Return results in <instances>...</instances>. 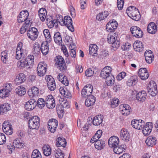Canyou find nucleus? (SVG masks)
<instances>
[{
    "mask_svg": "<svg viewBox=\"0 0 158 158\" xmlns=\"http://www.w3.org/2000/svg\"><path fill=\"white\" fill-rule=\"evenodd\" d=\"M43 152L44 155L48 156L51 153V148L49 145H44L42 148Z\"/></svg>",
    "mask_w": 158,
    "mask_h": 158,
    "instance_id": "46",
    "label": "nucleus"
},
{
    "mask_svg": "<svg viewBox=\"0 0 158 158\" xmlns=\"http://www.w3.org/2000/svg\"><path fill=\"white\" fill-rule=\"evenodd\" d=\"M31 92L32 97L37 96L39 93L38 88L35 86L31 88Z\"/></svg>",
    "mask_w": 158,
    "mask_h": 158,
    "instance_id": "57",
    "label": "nucleus"
},
{
    "mask_svg": "<svg viewBox=\"0 0 158 158\" xmlns=\"http://www.w3.org/2000/svg\"><path fill=\"white\" fill-rule=\"evenodd\" d=\"M43 33L46 39L45 41L50 42L52 40V38L49 30L48 29L44 30Z\"/></svg>",
    "mask_w": 158,
    "mask_h": 158,
    "instance_id": "50",
    "label": "nucleus"
},
{
    "mask_svg": "<svg viewBox=\"0 0 158 158\" xmlns=\"http://www.w3.org/2000/svg\"><path fill=\"white\" fill-rule=\"evenodd\" d=\"M46 21L48 26L49 28H52L54 26H55L56 28L58 27L57 23L56 22L55 20L52 16L47 17Z\"/></svg>",
    "mask_w": 158,
    "mask_h": 158,
    "instance_id": "24",
    "label": "nucleus"
},
{
    "mask_svg": "<svg viewBox=\"0 0 158 158\" xmlns=\"http://www.w3.org/2000/svg\"><path fill=\"white\" fill-rule=\"evenodd\" d=\"M114 35H113L110 34L108 36L107 39L108 43L112 44L114 50H115L119 47L120 43L119 40L117 39V34L114 33Z\"/></svg>",
    "mask_w": 158,
    "mask_h": 158,
    "instance_id": "4",
    "label": "nucleus"
},
{
    "mask_svg": "<svg viewBox=\"0 0 158 158\" xmlns=\"http://www.w3.org/2000/svg\"><path fill=\"white\" fill-rule=\"evenodd\" d=\"M108 15V12L107 11H104L98 14L97 15L96 18L98 20L101 21L105 19Z\"/></svg>",
    "mask_w": 158,
    "mask_h": 158,
    "instance_id": "48",
    "label": "nucleus"
},
{
    "mask_svg": "<svg viewBox=\"0 0 158 158\" xmlns=\"http://www.w3.org/2000/svg\"><path fill=\"white\" fill-rule=\"evenodd\" d=\"M55 60L56 64L58 66V68L62 72H65L67 67L64 58L61 56H56Z\"/></svg>",
    "mask_w": 158,
    "mask_h": 158,
    "instance_id": "3",
    "label": "nucleus"
},
{
    "mask_svg": "<svg viewBox=\"0 0 158 158\" xmlns=\"http://www.w3.org/2000/svg\"><path fill=\"white\" fill-rule=\"evenodd\" d=\"M56 109L59 116H61V115L64 113V108L62 106V103L57 104L56 106Z\"/></svg>",
    "mask_w": 158,
    "mask_h": 158,
    "instance_id": "53",
    "label": "nucleus"
},
{
    "mask_svg": "<svg viewBox=\"0 0 158 158\" xmlns=\"http://www.w3.org/2000/svg\"><path fill=\"white\" fill-rule=\"evenodd\" d=\"M36 106H37L40 108L42 109L44 107L45 104V101L42 98H39L37 101H35Z\"/></svg>",
    "mask_w": 158,
    "mask_h": 158,
    "instance_id": "51",
    "label": "nucleus"
},
{
    "mask_svg": "<svg viewBox=\"0 0 158 158\" xmlns=\"http://www.w3.org/2000/svg\"><path fill=\"white\" fill-rule=\"evenodd\" d=\"M4 89L6 90L7 92L9 93L12 90L13 88L12 84L10 83H7L4 85Z\"/></svg>",
    "mask_w": 158,
    "mask_h": 158,
    "instance_id": "60",
    "label": "nucleus"
},
{
    "mask_svg": "<svg viewBox=\"0 0 158 158\" xmlns=\"http://www.w3.org/2000/svg\"><path fill=\"white\" fill-rule=\"evenodd\" d=\"M58 124V121L55 119H51L48 122V130L53 133L56 131Z\"/></svg>",
    "mask_w": 158,
    "mask_h": 158,
    "instance_id": "13",
    "label": "nucleus"
},
{
    "mask_svg": "<svg viewBox=\"0 0 158 158\" xmlns=\"http://www.w3.org/2000/svg\"><path fill=\"white\" fill-rule=\"evenodd\" d=\"M133 36L137 38H142L143 35V31L139 27L136 26H132L130 29Z\"/></svg>",
    "mask_w": 158,
    "mask_h": 158,
    "instance_id": "7",
    "label": "nucleus"
},
{
    "mask_svg": "<svg viewBox=\"0 0 158 158\" xmlns=\"http://www.w3.org/2000/svg\"><path fill=\"white\" fill-rule=\"evenodd\" d=\"M138 77L136 75L132 76L127 81V85L129 86L135 85L138 82Z\"/></svg>",
    "mask_w": 158,
    "mask_h": 158,
    "instance_id": "37",
    "label": "nucleus"
},
{
    "mask_svg": "<svg viewBox=\"0 0 158 158\" xmlns=\"http://www.w3.org/2000/svg\"><path fill=\"white\" fill-rule=\"evenodd\" d=\"M145 143L148 146L152 147L156 143V138L152 136H150L147 138Z\"/></svg>",
    "mask_w": 158,
    "mask_h": 158,
    "instance_id": "28",
    "label": "nucleus"
},
{
    "mask_svg": "<svg viewBox=\"0 0 158 158\" xmlns=\"http://www.w3.org/2000/svg\"><path fill=\"white\" fill-rule=\"evenodd\" d=\"M152 124L151 122H148L145 124L142 129V132L145 136L150 134L152 131Z\"/></svg>",
    "mask_w": 158,
    "mask_h": 158,
    "instance_id": "21",
    "label": "nucleus"
},
{
    "mask_svg": "<svg viewBox=\"0 0 158 158\" xmlns=\"http://www.w3.org/2000/svg\"><path fill=\"white\" fill-rule=\"evenodd\" d=\"M128 16L132 19L138 21L140 19V15L137 8L134 6H130L128 7L126 10Z\"/></svg>",
    "mask_w": 158,
    "mask_h": 158,
    "instance_id": "1",
    "label": "nucleus"
},
{
    "mask_svg": "<svg viewBox=\"0 0 158 158\" xmlns=\"http://www.w3.org/2000/svg\"><path fill=\"white\" fill-rule=\"evenodd\" d=\"M35 100L31 99L26 102L25 105V108L29 111L33 110L36 107Z\"/></svg>",
    "mask_w": 158,
    "mask_h": 158,
    "instance_id": "26",
    "label": "nucleus"
},
{
    "mask_svg": "<svg viewBox=\"0 0 158 158\" xmlns=\"http://www.w3.org/2000/svg\"><path fill=\"white\" fill-rule=\"evenodd\" d=\"M98 47L95 44H90L89 47V54L93 56L97 54Z\"/></svg>",
    "mask_w": 158,
    "mask_h": 158,
    "instance_id": "42",
    "label": "nucleus"
},
{
    "mask_svg": "<svg viewBox=\"0 0 158 158\" xmlns=\"http://www.w3.org/2000/svg\"><path fill=\"white\" fill-rule=\"evenodd\" d=\"M2 129L4 132L7 135H11L13 133L12 125L8 121H5L3 123Z\"/></svg>",
    "mask_w": 158,
    "mask_h": 158,
    "instance_id": "8",
    "label": "nucleus"
},
{
    "mask_svg": "<svg viewBox=\"0 0 158 158\" xmlns=\"http://www.w3.org/2000/svg\"><path fill=\"white\" fill-rule=\"evenodd\" d=\"M119 110L122 114L125 116L129 115L131 112L130 106L127 104H122L119 106Z\"/></svg>",
    "mask_w": 158,
    "mask_h": 158,
    "instance_id": "16",
    "label": "nucleus"
},
{
    "mask_svg": "<svg viewBox=\"0 0 158 158\" xmlns=\"http://www.w3.org/2000/svg\"><path fill=\"white\" fill-rule=\"evenodd\" d=\"M119 139L118 137L115 136L111 137L108 141V145L110 147L114 148L118 145Z\"/></svg>",
    "mask_w": 158,
    "mask_h": 158,
    "instance_id": "20",
    "label": "nucleus"
},
{
    "mask_svg": "<svg viewBox=\"0 0 158 158\" xmlns=\"http://www.w3.org/2000/svg\"><path fill=\"white\" fill-rule=\"evenodd\" d=\"M124 0H117V6L119 10H121L123 8Z\"/></svg>",
    "mask_w": 158,
    "mask_h": 158,
    "instance_id": "63",
    "label": "nucleus"
},
{
    "mask_svg": "<svg viewBox=\"0 0 158 158\" xmlns=\"http://www.w3.org/2000/svg\"><path fill=\"white\" fill-rule=\"evenodd\" d=\"M120 137L122 140L126 142H128L130 141L131 136L127 129L122 128L120 131Z\"/></svg>",
    "mask_w": 158,
    "mask_h": 158,
    "instance_id": "15",
    "label": "nucleus"
},
{
    "mask_svg": "<svg viewBox=\"0 0 158 158\" xmlns=\"http://www.w3.org/2000/svg\"><path fill=\"white\" fill-rule=\"evenodd\" d=\"M54 154L56 158H64V154L61 150L58 148L54 151Z\"/></svg>",
    "mask_w": 158,
    "mask_h": 158,
    "instance_id": "49",
    "label": "nucleus"
},
{
    "mask_svg": "<svg viewBox=\"0 0 158 158\" xmlns=\"http://www.w3.org/2000/svg\"><path fill=\"white\" fill-rule=\"evenodd\" d=\"M96 101V98L92 95L88 97L85 102V106L89 107L93 106Z\"/></svg>",
    "mask_w": 158,
    "mask_h": 158,
    "instance_id": "33",
    "label": "nucleus"
},
{
    "mask_svg": "<svg viewBox=\"0 0 158 158\" xmlns=\"http://www.w3.org/2000/svg\"><path fill=\"white\" fill-rule=\"evenodd\" d=\"M126 73L124 72L119 73L116 77V78L118 81H120L123 79L126 76Z\"/></svg>",
    "mask_w": 158,
    "mask_h": 158,
    "instance_id": "64",
    "label": "nucleus"
},
{
    "mask_svg": "<svg viewBox=\"0 0 158 158\" xmlns=\"http://www.w3.org/2000/svg\"><path fill=\"white\" fill-rule=\"evenodd\" d=\"M131 47V45L128 43L123 44L121 46V48L123 50H128Z\"/></svg>",
    "mask_w": 158,
    "mask_h": 158,
    "instance_id": "61",
    "label": "nucleus"
},
{
    "mask_svg": "<svg viewBox=\"0 0 158 158\" xmlns=\"http://www.w3.org/2000/svg\"><path fill=\"white\" fill-rule=\"evenodd\" d=\"M119 103V99L116 98H114L111 101V106L112 108H115L118 105Z\"/></svg>",
    "mask_w": 158,
    "mask_h": 158,
    "instance_id": "58",
    "label": "nucleus"
},
{
    "mask_svg": "<svg viewBox=\"0 0 158 158\" xmlns=\"http://www.w3.org/2000/svg\"><path fill=\"white\" fill-rule=\"evenodd\" d=\"M65 44L68 46L69 48H76V45L73 42L72 37L69 36H67L65 37L64 40Z\"/></svg>",
    "mask_w": 158,
    "mask_h": 158,
    "instance_id": "35",
    "label": "nucleus"
},
{
    "mask_svg": "<svg viewBox=\"0 0 158 158\" xmlns=\"http://www.w3.org/2000/svg\"><path fill=\"white\" fill-rule=\"evenodd\" d=\"M17 66L20 68H24L26 67H28L25 59L19 61L17 62Z\"/></svg>",
    "mask_w": 158,
    "mask_h": 158,
    "instance_id": "56",
    "label": "nucleus"
},
{
    "mask_svg": "<svg viewBox=\"0 0 158 158\" xmlns=\"http://www.w3.org/2000/svg\"><path fill=\"white\" fill-rule=\"evenodd\" d=\"M48 66L44 62H40L37 69V75L40 77L43 76L46 73Z\"/></svg>",
    "mask_w": 158,
    "mask_h": 158,
    "instance_id": "6",
    "label": "nucleus"
},
{
    "mask_svg": "<svg viewBox=\"0 0 158 158\" xmlns=\"http://www.w3.org/2000/svg\"><path fill=\"white\" fill-rule=\"evenodd\" d=\"M59 90L60 94L64 97L69 98L71 97V94L70 92L64 87H60Z\"/></svg>",
    "mask_w": 158,
    "mask_h": 158,
    "instance_id": "36",
    "label": "nucleus"
},
{
    "mask_svg": "<svg viewBox=\"0 0 158 158\" xmlns=\"http://www.w3.org/2000/svg\"><path fill=\"white\" fill-rule=\"evenodd\" d=\"M47 82V85L48 89L51 91H54L56 89V85L55 81L51 75H47L45 77Z\"/></svg>",
    "mask_w": 158,
    "mask_h": 158,
    "instance_id": "9",
    "label": "nucleus"
},
{
    "mask_svg": "<svg viewBox=\"0 0 158 158\" xmlns=\"http://www.w3.org/2000/svg\"><path fill=\"white\" fill-rule=\"evenodd\" d=\"M40 119L38 116H33L28 120V127L31 129H38L40 126Z\"/></svg>",
    "mask_w": 158,
    "mask_h": 158,
    "instance_id": "2",
    "label": "nucleus"
},
{
    "mask_svg": "<svg viewBox=\"0 0 158 158\" xmlns=\"http://www.w3.org/2000/svg\"><path fill=\"white\" fill-rule=\"evenodd\" d=\"M118 26L117 21L114 19L111 20L107 23L106 26L107 30L110 32H114Z\"/></svg>",
    "mask_w": 158,
    "mask_h": 158,
    "instance_id": "17",
    "label": "nucleus"
},
{
    "mask_svg": "<svg viewBox=\"0 0 158 158\" xmlns=\"http://www.w3.org/2000/svg\"><path fill=\"white\" fill-rule=\"evenodd\" d=\"M41 50V47L40 44L38 42L35 43L34 44L33 50L34 53L38 54Z\"/></svg>",
    "mask_w": 158,
    "mask_h": 158,
    "instance_id": "52",
    "label": "nucleus"
},
{
    "mask_svg": "<svg viewBox=\"0 0 158 158\" xmlns=\"http://www.w3.org/2000/svg\"><path fill=\"white\" fill-rule=\"evenodd\" d=\"M29 13L27 10L21 11L17 18V21L19 23H22L24 21H26L27 20Z\"/></svg>",
    "mask_w": 158,
    "mask_h": 158,
    "instance_id": "19",
    "label": "nucleus"
},
{
    "mask_svg": "<svg viewBox=\"0 0 158 158\" xmlns=\"http://www.w3.org/2000/svg\"><path fill=\"white\" fill-rule=\"evenodd\" d=\"M26 79V77L23 73H20L17 76L15 79V83L17 85H19L24 82Z\"/></svg>",
    "mask_w": 158,
    "mask_h": 158,
    "instance_id": "29",
    "label": "nucleus"
},
{
    "mask_svg": "<svg viewBox=\"0 0 158 158\" xmlns=\"http://www.w3.org/2000/svg\"><path fill=\"white\" fill-rule=\"evenodd\" d=\"M147 30L149 33L154 34L157 31V26L154 23L151 22L148 25Z\"/></svg>",
    "mask_w": 158,
    "mask_h": 158,
    "instance_id": "30",
    "label": "nucleus"
},
{
    "mask_svg": "<svg viewBox=\"0 0 158 158\" xmlns=\"http://www.w3.org/2000/svg\"><path fill=\"white\" fill-rule=\"evenodd\" d=\"M93 88L91 84H87L83 88L81 92V95L82 98H86L91 96L93 92Z\"/></svg>",
    "mask_w": 158,
    "mask_h": 158,
    "instance_id": "10",
    "label": "nucleus"
},
{
    "mask_svg": "<svg viewBox=\"0 0 158 158\" xmlns=\"http://www.w3.org/2000/svg\"><path fill=\"white\" fill-rule=\"evenodd\" d=\"M7 51L5 50L2 52L1 54V59L4 63H6L7 60Z\"/></svg>",
    "mask_w": 158,
    "mask_h": 158,
    "instance_id": "55",
    "label": "nucleus"
},
{
    "mask_svg": "<svg viewBox=\"0 0 158 158\" xmlns=\"http://www.w3.org/2000/svg\"><path fill=\"white\" fill-rule=\"evenodd\" d=\"M95 147L98 150H101L105 146V142L102 140H99L95 143Z\"/></svg>",
    "mask_w": 158,
    "mask_h": 158,
    "instance_id": "44",
    "label": "nucleus"
},
{
    "mask_svg": "<svg viewBox=\"0 0 158 158\" xmlns=\"http://www.w3.org/2000/svg\"><path fill=\"white\" fill-rule=\"evenodd\" d=\"M31 158H42L41 154L38 150H34L31 154Z\"/></svg>",
    "mask_w": 158,
    "mask_h": 158,
    "instance_id": "54",
    "label": "nucleus"
},
{
    "mask_svg": "<svg viewBox=\"0 0 158 158\" xmlns=\"http://www.w3.org/2000/svg\"><path fill=\"white\" fill-rule=\"evenodd\" d=\"M147 94L145 91L143 90L138 93L136 95V99L138 101L142 102L146 98Z\"/></svg>",
    "mask_w": 158,
    "mask_h": 158,
    "instance_id": "31",
    "label": "nucleus"
},
{
    "mask_svg": "<svg viewBox=\"0 0 158 158\" xmlns=\"http://www.w3.org/2000/svg\"><path fill=\"white\" fill-rule=\"evenodd\" d=\"M60 23L62 24V26L65 25L68 29L71 32L74 31L72 19L69 16H65L64 18V22H61Z\"/></svg>",
    "mask_w": 158,
    "mask_h": 158,
    "instance_id": "11",
    "label": "nucleus"
},
{
    "mask_svg": "<svg viewBox=\"0 0 158 158\" xmlns=\"http://www.w3.org/2000/svg\"><path fill=\"white\" fill-rule=\"evenodd\" d=\"M66 144V142L65 139L62 137H59L57 139L56 145L57 147H63V148L65 147Z\"/></svg>",
    "mask_w": 158,
    "mask_h": 158,
    "instance_id": "38",
    "label": "nucleus"
},
{
    "mask_svg": "<svg viewBox=\"0 0 158 158\" xmlns=\"http://www.w3.org/2000/svg\"><path fill=\"white\" fill-rule=\"evenodd\" d=\"M38 34L37 29L35 27L30 28L27 31V35L28 38L33 41L37 39Z\"/></svg>",
    "mask_w": 158,
    "mask_h": 158,
    "instance_id": "12",
    "label": "nucleus"
},
{
    "mask_svg": "<svg viewBox=\"0 0 158 158\" xmlns=\"http://www.w3.org/2000/svg\"><path fill=\"white\" fill-rule=\"evenodd\" d=\"M125 145H122L119 147L118 145L114 148L113 149V151L117 154H119L123 152L125 150Z\"/></svg>",
    "mask_w": 158,
    "mask_h": 158,
    "instance_id": "43",
    "label": "nucleus"
},
{
    "mask_svg": "<svg viewBox=\"0 0 158 158\" xmlns=\"http://www.w3.org/2000/svg\"><path fill=\"white\" fill-rule=\"evenodd\" d=\"M138 75L140 79L143 80L147 79L149 76V73L146 68L140 69L138 73Z\"/></svg>",
    "mask_w": 158,
    "mask_h": 158,
    "instance_id": "22",
    "label": "nucleus"
},
{
    "mask_svg": "<svg viewBox=\"0 0 158 158\" xmlns=\"http://www.w3.org/2000/svg\"><path fill=\"white\" fill-rule=\"evenodd\" d=\"M13 143L15 148H22L25 146L24 142L19 138L15 139L13 141Z\"/></svg>",
    "mask_w": 158,
    "mask_h": 158,
    "instance_id": "25",
    "label": "nucleus"
},
{
    "mask_svg": "<svg viewBox=\"0 0 158 158\" xmlns=\"http://www.w3.org/2000/svg\"><path fill=\"white\" fill-rule=\"evenodd\" d=\"M112 68L109 66H106L102 70L100 74V77L103 78H106L112 75L111 74Z\"/></svg>",
    "mask_w": 158,
    "mask_h": 158,
    "instance_id": "18",
    "label": "nucleus"
},
{
    "mask_svg": "<svg viewBox=\"0 0 158 158\" xmlns=\"http://www.w3.org/2000/svg\"><path fill=\"white\" fill-rule=\"evenodd\" d=\"M146 62L149 64L152 63L154 57L152 52L149 50H147L144 53Z\"/></svg>",
    "mask_w": 158,
    "mask_h": 158,
    "instance_id": "23",
    "label": "nucleus"
},
{
    "mask_svg": "<svg viewBox=\"0 0 158 158\" xmlns=\"http://www.w3.org/2000/svg\"><path fill=\"white\" fill-rule=\"evenodd\" d=\"M103 117L102 115H98L94 117L92 123L94 125L98 126L100 125L102 122Z\"/></svg>",
    "mask_w": 158,
    "mask_h": 158,
    "instance_id": "34",
    "label": "nucleus"
},
{
    "mask_svg": "<svg viewBox=\"0 0 158 158\" xmlns=\"http://www.w3.org/2000/svg\"><path fill=\"white\" fill-rule=\"evenodd\" d=\"M15 92L19 96H22L26 93V89L23 86H19L15 89Z\"/></svg>",
    "mask_w": 158,
    "mask_h": 158,
    "instance_id": "45",
    "label": "nucleus"
},
{
    "mask_svg": "<svg viewBox=\"0 0 158 158\" xmlns=\"http://www.w3.org/2000/svg\"><path fill=\"white\" fill-rule=\"evenodd\" d=\"M10 105L7 103L0 105V113L3 114L6 113L10 110Z\"/></svg>",
    "mask_w": 158,
    "mask_h": 158,
    "instance_id": "40",
    "label": "nucleus"
},
{
    "mask_svg": "<svg viewBox=\"0 0 158 158\" xmlns=\"http://www.w3.org/2000/svg\"><path fill=\"white\" fill-rule=\"evenodd\" d=\"M56 19H55L56 22L58 24L59 23L61 26H62V24L60 23H61V22H64V18H63V17L60 15H56Z\"/></svg>",
    "mask_w": 158,
    "mask_h": 158,
    "instance_id": "59",
    "label": "nucleus"
},
{
    "mask_svg": "<svg viewBox=\"0 0 158 158\" xmlns=\"http://www.w3.org/2000/svg\"><path fill=\"white\" fill-rule=\"evenodd\" d=\"M105 79V82L107 85L111 86L114 84L115 78L113 75H110Z\"/></svg>",
    "mask_w": 158,
    "mask_h": 158,
    "instance_id": "47",
    "label": "nucleus"
},
{
    "mask_svg": "<svg viewBox=\"0 0 158 158\" xmlns=\"http://www.w3.org/2000/svg\"><path fill=\"white\" fill-rule=\"evenodd\" d=\"M23 43L21 42L18 44L15 56L16 59H20L23 56H25L26 54V51L23 49Z\"/></svg>",
    "mask_w": 158,
    "mask_h": 158,
    "instance_id": "5",
    "label": "nucleus"
},
{
    "mask_svg": "<svg viewBox=\"0 0 158 158\" xmlns=\"http://www.w3.org/2000/svg\"><path fill=\"white\" fill-rule=\"evenodd\" d=\"M45 105L48 108L52 109L55 106V101L52 95H48L45 99Z\"/></svg>",
    "mask_w": 158,
    "mask_h": 158,
    "instance_id": "14",
    "label": "nucleus"
},
{
    "mask_svg": "<svg viewBox=\"0 0 158 158\" xmlns=\"http://www.w3.org/2000/svg\"><path fill=\"white\" fill-rule=\"evenodd\" d=\"M48 42H44L41 44V51L44 55H46L48 54L49 52V45Z\"/></svg>",
    "mask_w": 158,
    "mask_h": 158,
    "instance_id": "32",
    "label": "nucleus"
},
{
    "mask_svg": "<svg viewBox=\"0 0 158 158\" xmlns=\"http://www.w3.org/2000/svg\"><path fill=\"white\" fill-rule=\"evenodd\" d=\"M54 39L55 42L59 45H61L62 42V37L60 33L57 32L54 35Z\"/></svg>",
    "mask_w": 158,
    "mask_h": 158,
    "instance_id": "41",
    "label": "nucleus"
},
{
    "mask_svg": "<svg viewBox=\"0 0 158 158\" xmlns=\"http://www.w3.org/2000/svg\"><path fill=\"white\" fill-rule=\"evenodd\" d=\"M133 47L135 50L138 52H142L143 51L144 48L142 42L137 40L135 41L133 44Z\"/></svg>",
    "mask_w": 158,
    "mask_h": 158,
    "instance_id": "27",
    "label": "nucleus"
},
{
    "mask_svg": "<svg viewBox=\"0 0 158 158\" xmlns=\"http://www.w3.org/2000/svg\"><path fill=\"white\" fill-rule=\"evenodd\" d=\"M25 59L28 68L33 66L34 60V56L33 55H28Z\"/></svg>",
    "mask_w": 158,
    "mask_h": 158,
    "instance_id": "39",
    "label": "nucleus"
},
{
    "mask_svg": "<svg viewBox=\"0 0 158 158\" xmlns=\"http://www.w3.org/2000/svg\"><path fill=\"white\" fill-rule=\"evenodd\" d=\"M6 137L2 133H0V145L4 144L6 142Z\"/></svg>",
    "mask_w": 158,
    "mask_h": 158,
    "instance_id": "62",
    "label": "nucleus"
}]
</instances>
